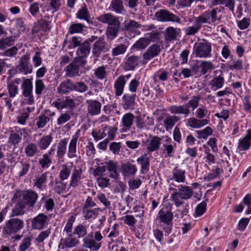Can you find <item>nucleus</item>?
I'll return each instance as SVG.
<instances>
[{"label":"nucleus","mask_w":251,"mask_h":251,"mask_svg":"<svg viewBox=\"0 0 251 251\" xmlns=\"http://www.w3.org/2000/svg\"><path fill=\"white\" fill-rule=\"evenodd\" d=\"M169 191L173 192L171 194V198L177 207L183 203L184 200L190 199L193 194V191L191 187L182 185L177 186L174 182L170 184Z\"/></svg>","instance_id":"nucleus-1"},{"label":"nucleus","mask_w":251,"mask_h":251,"mask_svg":"<svg viewBox=\"0 0 251 251\" xmlns=\"http://www.w3.org/2000/svg\"><path fill=\"white\" fill-rule=\"evenodd\" d=\"M174 215L172 211L167 207H163L159 210L156 220L158 226L164 231L165 236L172 232L173 227Z\"/></svg>","instance_id":"nucleus-2"},{"label":"nucleus","mask_w":251,"mask_h":251,"mask_svg":"<svg viewBox=\"0 0 251 251\" xmlns=\"http://www.w3.org/2000/svg\"><path fill=\"white\" fill-rule=\"evenodd\" d=\"M201 97L199 96H193L187 104L180 105H172L169 108V111L173 114H182L184 117L188 116L190 114V107L194 111L198 108Z\"/></svg>","instance_id":"nucleus-3"},{"label":"nucleus","mask_w":251,"mask_h":251,"mask_svg":"<svg viewBox=\"0 0 251 251\" xmlns=\"http://www.w3.org/2000/svg\"><path fill=\"white\" fill-rule=\"evenodd\" d=\"M13 196L18 200L21 201L25 206H27L29 208L34 206L38 199V194L30 189L16 190L14 192Z\"/></svg>","instance_id":"nucleus-4"},{"label":"nucleus","mask_w":251,"mask_h":251,"mask_svg":"<svg viewBox=\"0 0 251 251\" xmlns=\"http://www.w3.org/2000/svg\"><path fill=\"white\" fill-rule=\"evenodd\" d=\"M29 129L27 127L21 128L15 126L11 128L8 137V143L14 146L18 145L22 140L27 139L29 137Z\"/></svg>","instance_id":"nucleus-5"},{"label":"nucleus","mask_w":251,"mask_h":251,"mask_svg":"<svg viewBox=\"0 0 251 251\" xmlns=\"http://www.w3.org/2000/svg\"><path fill=\"white\" fill-rule=\"evenodd\" d=\"M21 90L22 94L25 98V103L32 105L34 103V98L33 95V84L31 79L22 77Z\"/></svg>","instance_id":"nucleus-6"},{"label":"nucleus","mask_w":251,"mask_h":251,"mask_svg":"<svg viewBox=\"0 0 251 251\" xmlns=\"http://www.w3.org/2000/svg\"><path fill=\"white\" fill-rule=\"evenodd\" d=\"M93 237V233L91 232L88 236L83 239V246L91 250V251H97L99 250L101 246L100 241L103 239V236L100 231L94 233V239H91Z\"/></svg>","instance_id":"nucleus-7"},{"label":"nucleus","mask_w":251,"mask_h":251,"mask_svg":"<svg viewBox=\"0 0 251 251\" xmlns=\"http://www.w3.org/2000/svg\"><path fill=\"white\" fill-rule=\"evenodd\" d=\"M221 10L218 8H214L211 10H207L204 11L201 15L198 17L199 21L202 24H207L211 25H215L220 20V18L218 16Z\"/></svg>","instance_id":"nucleus-8"},{"label":"nucleus","mask_w":251,"mask_h":251,"mask_svg":"<svg viewBox=\"0 0 251 251\" xmlns=\"http://www.w3.org/2000/svg\"><path fill=\"white\" fill-rule=\"evenodd\" d=\"M24 226L23 220L18 218H12L6 222L3 232L6 235H11L22 229Z\"/></svg>","instance_id":"nucleus-9"},{"label":"nucleus","mask_w":251,"mask_h":251,"mask_svg":"<svg viewBox=\"0 0 251 251\" xmlns=\"http://www.w3.org/2000/svg\"><path fill=\"white\" fill-rule=\"evenodd\" d=\"M196 57L208 58L211 56L212 47L211 44L207 40L195 44L193 48Z\"/></svg>","instance_id":"nucleus-10"},{"label":"nucleus","mask_w":251,"mask_h":251,"mask_svg":"<svg viewBox=\"0 0 251 251\" xmlns=\"http://www.w3.org/2000/svg\"><path fill=\"white\" fill-rule=\"evenodd\" d=\"M30 57L28 54L22 56L18 65L16 67L17 72L24 75H27L32 73V66L29 62Z\"/></svg>","instance_id":"nucleus-11"},{"label":"nucleus","mask_w":251,"mask_h":251,"mask_svg":"<svg viewBox=\"0 0 251 251\" xmlns=\"http://www.w3.org/2000/svg\"><path fill=\"white\" fill-rule=\"evenodd\" d=\"M155 17L157 21L161 22H172L179 23L180 21L177 16L165 9L157 11L155 13Z\"/></svg>","instance_id":"nucleus-12"},{"label":"nucleus","mask_w":251,"mask_h":251,"mask_svg":"<svg viewBox=\"0 0 251 251\" xmlns=\"http://www.w3.org/2000/svg\"><path fill=\"white\" fill-rule=\"evenodd\" d=\"M22 82L21 78L17 77L7 79L6 89L8 97L10 98H14L19 93V85Z\"/></svg>","instance_id":"nucleus-13"},{"label":"nucleus","mask_w":251,"mask_h":251,"mask_svg":"<svg viewBox=\"0 0 251 251\" xmlns=\"http://www.w3.org/2000/svg\"><path fill=\"white\" fill-rule=\"evenodd\" d=\"M49 172L38 173L33 179V185L36 189L42 191L47 187Z\"/></svg>","instance_id":"nucleus-14"},{"label":"nucleus","mask_w":251,"mask_h":251,"mask_svg":"<svg viewBox=\"0 0 251 251\" xmlns=\"http://www.w3.org/2000/svg\"><path fill=\"white\" fill-rule=\"evenodd\" d=\"M251 146V129H248L245 136L238 141L237 151L238 152L248 150Z\"/></svg>","instance_id":"nucleus-15"},{"label":"nucleus","mask_w":251,"mask_h":251,"mask_svg":"<svg viewBox=\"0 0 251 251\" xmlns=\"http://www.w3.org/2000/svg\"><path fill=\"white\" fill-rule=\"evenodd\" d=\"M137 170V166L129 162L122 164L120 168L122 175L125 178L134 176Z\"/></svg>","instance_id":"nucleus-16"},{"label":"nucleus","mask_w":251,"mask_h":251,"mask_svg":"<svg viewBox=\"0 0 251 251\" xmlns=\"http://www.w3.org/2000/svg\"><path fill=\"white\" fill-rule=\"evenodd\" d=\"M214 74L212 79L210 81L209 85L212 90L216 91L223 86L225 80L222 71H216L214 72Z\"/></svg>","instance_id":"nucleus-17"},{"label":"nucleus","mask_w":251,"mask_h":251,"mask_svg":"<svg viewBox=\"0 0 251 251\" xmlns=\"http://www.w3.org/2000/svg\"><path fill=\"white\" fill-rule=\"evenodd\" d=\"M78 137L73 136L69 142L67 151V157L69 159L76 158L75 163H77L78 160L80 159V156H77V143Z\"/></svg>","instance_id":"nucleus-18"},{"label":"nucleus","mask_w":251,"mask_h":251,"mask_svg":"<svg viewBox=\"0 0 251 251\" xmlns=\"http://www.w3.org/2000/svg\"><path fill=\"white\" fill-rule=\"evenodd\" d=\"M209 118L201 120L196 118V117H192L187 119L186 120V126L192 128L198 129L200 128L207 125L209 123Z\"/></svg>","instance_id":"nucleus-19"},{"label":"nucleus","mask_w":251,"mask_h":251,"mask_svg":"<svg viewBox=\"0 0 251 251\" xmlns=\"http://www.w3.org/2000/svg\"><path fill=\"white\" fill-rule=\"evenodd\" d=\"M83 171L81 168H77L76 166L74 167L69 182L70 188H76L80 184L82 179Z\"/></svg>","instance_id":"nucleus-20"},{"label":"nucleus","mask_w":251,"mask_h":251,"mask_svg":"<svg viewBox=\"0 0 251 251\" xmlns=\"http://www.w3.org/2000/svg\"><path fill=\"white\" fill-rule=\"evenodd\" d=\"M48 220V216L44 213H40L33 219L32 227L35 229L41 230L47 224Z\"/></svg>","instance_id":"nucleus-21"},{"label":"nucleus","mask_w":251,"mask_h":251,"mask_svg":"<svg viewBox=\"0 0 251 251\" xmlns=\"http://www.w3.org/2000/svg\"><path fill=\"white\" fill-rule=\"evenodd\" d=\"M86 102L87 104V112L89 115L91 116H96L100 113L101 104L99 101L87 100Z\"/></svg>","instance_id":"nucleus-22"},{"label":"nucleus","mask_w":251,"mask_h":251,"mask_svg":"<svg viewBox=\"0 0 251 251\" xmlns=\"http://www.w3.org/2000/svg\"><path fill=\"white\" fill-rule=\"evenodd\" d=\"M161 144L163 152L166 153L167 155L172 156L175 152L176 144L173 142L171 137L168 136L163 137Z\"/></svg>","instance_id":"nucleus-23"},{"label":"nucleus","mask_w":251,"mask_h":251,"mask_svg":"<svg viewBox=\"0 0 251 251\" xmlns=\"http://www.w3.org/2000/svg\"><path fill=\"white\" fill-rule=\"evenodd\" d=\"M107 50L106 48V43L101 37H99L92 46V53L96 57H99L103 52H106Z\"/></svg>","instance_id":"nucleus-24"},{"label":"nucleus","mask_w":251,"mask_h":251,"mask_svg":"<svg viewBox=\"0 0 251 251\" xmlns=\"http://www.w3.org/2000/svg\"><path fill=\"white\" fill-rule=\"evenodd\" d=\"M134 117V115L131 113H126L123 116L121 123L122 132H127L129 131L133 124Z\"/></svg>","instance_id":"nucleus-25"},{"label":"nucleus","mask_w":251,"mask_h":251,"mask_svg":"<svg viewBox=\"0 0 251 251\" xmlns=\"http://www.w3.org/2000/svg\"><path fill=\"white\" fill-rule=\"evenodd\" d=\"M67 140L64 138L60 140L57 146L56 157L59 162L64 161L65 155L67 151Z\"/></svg>","instance_id":"nucleus-26"},{"label":"nucleus","mask_w":251,"mask_h":251,"mask_svg":"<svg viewBox=\"0 0 251 251\" xmlns=\"http://www.w3.org/2000/svg\"><path fill=\"white\" fill-rule=\"evenodd\" d=\"M171 180L177 183H184L186 181L185 171L178 166H176L172 171Z\"/></svg>","instance_id":"nucleus-27"},{"label":"nucleus","mask_w":251,"mask_h":251,"mask_svg":"<svg viewBox=\"0 0 251 251\" xmlns=\"http://www.w3.org/2000/svg\"><path fill=\"white\" fill-rule=\"evenodd\" d=\"M30 167L31 164L29 159L25 158L20 160L17 167L18 170V176L23 177L27 175Z\"/></svg>","instance_id":"nucleus-28"},{"label":"nucleus","mask_w":251,"mask_h":251,"mask_svg":"<svg viewBox=\"0 0 251 251\" xmlns=\"http://www.w3.org/2000/svg\"><path fill=\"white\" fill-rule=\"evenodd\" d=\"M135 123L137 127L139 129L147 128L148 126H152L154 124L152 118L145 116H137Z\"/></svg>","instance_id":"nucleus-29"},{"label":"nucleus","mask_w":251,"mask_h":251,"mask_svg":"<svg viewBox=\"0 0 251 251\" xmlns=\"http://www.w3.org/2000/svg\"><path fill=\"white\" fill-rule=\"evenodd\" d=\"M135 94H125L122 97L123 108L125 109H133L135 104Z\"/></svg>","instance_id":"nucleus-30"},{"label":"nucleus","mask_w":251,"mask_h":251,"mask_svg":"<svg viewBox=\"0 0 251 251\" xmlns=\"http://www.w3.org/2000/svg\"><path fill=\"white\" fill-rule=\"evenodd\" d=\"M11 200L13 203L16 204V205L12 209L11 216L12 217H16L24 215L25 213L24 209L25 207L24 203L21 201L16 199L13 196Z\"/></svg>","instance_id":"nucleus-31"},{"label":"nucleus","mask_w":251,"mask_h":251,"mask_svg":"<svg viewBox=\"0 0 251 251\" xmlns=\"http://www.w3.org/2000/svg\"><path fill=\"white\" fill-rule=\"evenodd\" d=\"M160 51V46L153 44L143 54V59L146 61H149L158 55Z\"/></svg>","instance_id":"nucleus-32"},{"label":"nucleus","mask_w":251,"mask_h":251,"mask_svg":"<svg viewBox=\"0 0 251 251\" xmlns=\"http://www.w3.org/2000/svg\"><path fill=\"white\" fill-rule=\"evenodd\" d=\"M52 140L51 135H44L38 140L37 145L41 151L46 150L50 147Z\"/></svg>","instance_id":"nucleus-33"},{"label":"nucleus","mask_w":251,"mask_h":251,"mask_svg":"<svg viewBox=\"0 0 251 251\" xmlns=\"http://www.w3.org/2000/svg\"><path fill=\"white\" fill-rule=\"evenodd\" d=\"M105 164L107 165L106 169L109 173V177L113 179H117L119 176L117 162L110 160L106 162Z\"/></svg>","instance_id":"nucleus-34"},{"label":"nucleus","mask_w":251,"mask_h":251,"mask_svg":"<svg viewBox=\"0 0 251 251\" xmlns=\"http://www.w3.org/2000/svg\"><path fill=\"white\" fill-rule=\"evenodd\" d=\"M162 138L158 136L153 137L149 141L147 144V150L148 152H153L158 150L162 143Z\"/></svg>","instance_id":"nucleus-35"},{"label":"nucleus","mask_w":251,"mask_h":251,"mask_svg":"<svg viewBox=\"0 0 251 251\" xmlns=\"http://www.w3.org/2000/svg\"><path fill=\"white\" fill-rule=\"evenodd\" d=\"M141 62V57L139 56H131L128 57L125 63L126 70H133Z\"/></svg>","instance_id":"nucleus-36"},{"label":"nucleus","mask_w":251,"mask_h":251,"mask_svg":"<svg viewBox=\"0 0 251 251\" xmlns=\"http://www.w3.org/2000/svg\"><path fill=\"white\" fill-rule=\"evenodd\" d=\"M210 4L211 6L223 5L230 11L234 12L235 2L234 0H210Z\"/></svg>","instance_id":"nucleus-37"},{"label":"nucleus","mask_w":251,"mask_h":251,"mask_svg":"<svg viewBox=\"0 0 251 251\" xmlns=\"http://www.w3.org/2000/svg\"><path fill=\"white\" fill-rule=\"evenodd\" d=\"M76 18L77 19L84 20L88 24H92L90 20V15L85 4L82 6L76 13Z\"/></svg>","instance_id":"nucleus-38"},{"label":"nucleus","mask_w":251,"mask_h":251,"mask_svg":"<svg viewBox=\"0 0 251 251\" xmlns=\"http://www.w3.org/2000/svg\"><path fill=\"white\" fill-rule=\"evenodd\" d=\"M120 23L119 21L115 23V25H111L108 26L106 29V36L110 40H113L117 36L120 28Z\"/></svg>","instance_id":"nucleus-39"},{"label":"nucleus","mask_w":251,"mask_h":251,"mask_svg":"<svg viewBox=\"0 0 251 251\" xmlns=\"http://www.w3.org/2000/svg\"><path fill=\"white\" fill-rule=\"evenodd\" d=\"M57 92L60 94H66L73 91V82L70 79L62 82L57 87Z\"/></svg>","instance_id":"nucleus-40"},{"label":"nucleus","mask_w":251,"mask_h":251,"mask_svg":"<svg viewBox=\"0 0 251 251\" xmlns=\"http://www.w3.org/2000/svg\"><path fill=\"white\" fill-rule=\"evenodd\" d=\"M81 38L79 36H73L70 40L65 39L64 41V47H66L68 49H75L81 44Z\"/></svg>","instance_id":"nucleus-41"},{"label":"nucleus","mask_w":251,"mask_h":251,"mask_svg":"<svg viewBox=\"0 0 251 251\" xmlns=\"http://www.w3.org/2000/svg\"><path fill=\"white\" fill-rule=\"evenodd\" d=\"M126 81L118 77L114 83L115 94L116 97L121 96L124 93Z\"/></svg>","instance_id":"nucleus-42"},{"label":"nucleus","mask_w":251,"mask_h":251,"mask_svg":"<svg viewBox=\"0 0 251 251\" xmlns=\"http://www.w3.org/2000/svg\"><path fill=\"white\" fill-rule=\"evenodd\" d=\"M98 20L103 24H107L108 26L115 25V23L119 21V20L109 13L104 14L100 15Z\"/></svg>","instance_id":"nucleus-43"},{"label":"nucleus","mask_w":251,"mask_h":251,"mask_svg":"<svg viewBox=\"0 0 251 251\" xmlns=\"http://www.w3.org/2000/svg\"><path fill=\"white\" fill-rule=\"evenodd\" d=\"M66 75L68 77L79 75V69L78 65L74 63L69 64L64 69Z\"/></svg>","instance_id":"nucleus-44"},{"label":"nucleus","mask_w":251,"mask_h":251,"mask_svg":"<svg viewBox=\"0 0 251 251\" xmlns=\"http://www.w3.org/2000/svg\"><path fill=\"white\" fill-rule=\"evenodd\" d=\"M38 147L34 143H27L24 148V152L28 157H32L38 152Z\"/></svg>","instance_id":"nucleus-45"},{"label":"nucleus","mask_w":251,"mask_h":251,"mask_svg":"<svg viewBox=\"0 0 251 251\" xmlns=\"http://www.w3.org/2000/svg\"><path fill=\"white\" fill-rule=\"evenodd\" d=\"M90 45L84 42L79 46L76 54L79 58L86 57L90 53Z\"/></svg>","instance_id":"nucleus-46"},{"label":"nucleus","mask_w":251,"mask_h":251,"mask_svg":"<svg viewBox=\"0 0 251 251\" xmlns=\"http://www.w3.org/2000/svg\"><path fill=\"white\" fill-rule=\"evenodd\" d=\"M85 25L81 23H72L71 24L68 30V33L66 35L67 37L68 34H74L75 33H81L82 32Z\"/></svg>","instance_id":"nucleus-47"},{"label":"nucleus","mask_w":251,"mask_h":251,"mask_svg":"<svg viewBox=\"0 0 251 251\" xmlns=\"http://www.w3.org/2000/svg\"><path fill=\"white\" fill-rule=\"evenodd\" d=\"M202 23L199 21L197 17L194 24L191 26L187 27L185 30V33L188 36L195 35L197 33L201 27Z\"/></svg>","instance_id":"nucleus-48"},{"label":"nucleus","mask_w":251,"mask_h":251,"mask_svg":"<svg viewBox=\"0 0 251 251\" xmlns=\"http://www.w3.org/2000/svg\"><path fill=\"white\" fill-rule=\"evenodd\" d=\"M180 118L176 116L169 115L167 116L163 121L164 126L167 130L171 129Z\"/></svg>","instance_id":"nucleus-49"},{"label":"nucleus","mask_w":251,"mask_h":251,"mask_svg":"<svg viewBox=\"0 0 251 251\" xmlns=\"http://www.w3.org/2000/svg\"><path fill=\"white\" fill-rule=\"evenodd\" d=\"M109 8L116 13H122L124 10L123 1L122 0H112Z\"/></svg>","instance_id":"nucleus-50"},{"label":"nucleus","mask_w":251,"mask_h":251,"mask_svg":"<svg viewBox=\"0 0 251 251\" xmlns=\"http://www.w3.org/2000/svg\"><path fill=\"white\" fill-rule=\"evenodd\" d=\"M193 113L196 118L201 120H203L207 118V117L209 116L210 112L205 106L202 105L197 108Z\"/></svg>","instance_id":"nucleus-51"},{"label":"nucleus","mask_w":251,"mask_h":251,"mask_svg":"<svg viewBox=\"0 0 251 251\" xmlns=\"http://www.w3.org/2000/svg\"><path fill=\"white\" fill-rule=\"evenodd\" d=\"M99 211V208L93 209H82V215L86 220H94L97 217Z\"/></svg>","instance_id":"nucleus-52"},{"label":"nucleus","mask_w":251,"mask_h":251,"mask_svg":"<svg viewBox=\"0 0 251 251\" xmlns=\"http://www.w3.org/2000/svg\"><path fill=\"white\" fill-rule=\"evenodd\" d=\"M141 25L133 20H125L124 23V29L130 32H133L139 28Z\"/></svg>","instance_id":"nucleus-53"},{"label":"nucleus","mask_w":251,"mask_h":251,"mask_svg":"<svg viewBox=\"0 0 251 251\" xmlns=\"http://www.w3.org/2000/svg\"><path fill=\"white\" fill-rule=\"evenodd\" d=\"M87 226L82 224H79L76 226L73 232V234L76 235L79 238L85 237V236L87 234Z\"/></svg>","instance_id":"nucleus-54"},{"label":"nucleus","mask_w":251,"mask_h":251,"mask_svg":"<svg viewBox=\"0 0 251 251\" xmlns=\"http://www.w3.org/2000/svg\"><path fill=\"white\" fill-rule=\"evenodd\" d=\"M137 162L140 164L142 171L149 170L150 166V159L146 154L141 155L137 159Z\"/></svg>","instance_id":"nucleus-55"},{"label":"nucleus","mask_w":251,"mask_h":251,"mask_svg":"<svg viewBox=\"0 0 251 251\" xmlns=\"http://www.w3.org/2000/svg\"><path fill=\"white\" fill-rule=\"evenodd\" d=\"M127 48V46L124 44L117 45L112 49L111 55L113 57L124 54Z\"/></svg>","instance_id":"nucleus-56"},{"label":"nucleus","mask_w":251,"mask_h":251,"mask_svg":"<svg viewBox=\"0 0 251 251\" xmlns=\"http://www.w3.org/2000/svg\"><path fill=\"white\" fill-rule=\"evenodd\" d=\"M62 3V0H50L48 11H51L52 13H54L58 11Z\"/></svg>","instance_id":"nucleus-57"},{"label":"nucleus","mask_w":251,"mask_h":251,"mask_svg":"<svg viewBox=\"0 0 251 251\" xmlns=\"http://www.w3.org/2000/svg\"><path fill=\"white\" fill-rule=\"evenodd\" d=\"M150 44V41L146 38H141L135 42L132 48L134 49L142 50L145 49Z\"/></svg>","instance_id":"nucleus-58"},{"label":"nucleus","mask_w":251,"mask_h":251,"mask_svg":"<svg viewBox=\"0 0 251 251\" xmlns=\"http://www.w3.org/2000/svg\"><path fill=\"white\" fill-rule=\"evenodd\" d=\"M66 235L67 238H65L63 241L66 248H72L78 244V240L75 237H73L72 234Z\"/></svg>","instance_id":"nucleus-59"},{"label":"nucleus","mask_w":251,"mask_h":251,"mask_svg":"<svg viewBox=\"0 0 251 251\" xmlns=\"http://www.w3.org/2000/svg\"><path fill=\"white\" fill-rule=\"evenodd\" d=\"M50 118L44 114L41 113L37 118L36 125L38 128H44L50 121Z\"/></svg>","instance_id":"nucleus-60"},{"label":"nucleus","mask_w":251,"mask_h":251,"mask_svg":"<svg viewBox=\"0 0 251 251\" xmlns=\"http://www.w3.org/2000/svg\"><path fill=\"white\" fill-rule=\"evenodd\" d=\"M165 38L168 41L175 40L176 38V29L173 27L167 28L165 30Z\"/></svg>","instance_id":"nucleus-61"},{"label":"nucleus","mask_w":251,"mask_h":251,"mask_svg":"<svg viewBox=\"0 0 251 251\" xmlns=\"http://www.w3.org/2000/svg\"><path fill=\"white\" fill-rule=\"evenodd\" d=\"M201 72L202 75H205L209 70L214 69L213 63L211 61H202L200 64Z\"/></svg>","instance_id":"nucleus-62"},{"label":"nucleus","mask_w":251,"mask_h":251,"mask_svg":"<svg viewBox=\"0 0 251 251\" xmlns=\"http://www.w3.org/2000/svg\"><path fill=\"white\" fill-rule=\"evenodd\" d=\"M14 41L15 39L13 36L0 39V49L4 50L8 47L12 46L14 44Z\"/></svg>","instance_id":"nucleus-63"},{"label":"nucleus","mask_w":251,"mask_h":251,"mask_svg":"<svg viewBox=\"0 0 251 251\" xmlns=\"http://www.w3.org/2000/svg\"><path fill=\"white\" fill-rule=\"evenodd\" d=\"M206 205L207 204L205 201H202L198 204L195 208L194 216L195 217H198L203 215L205 212Z\"/></svg>","instance_id":"nucleus-64"}]
</instances>
